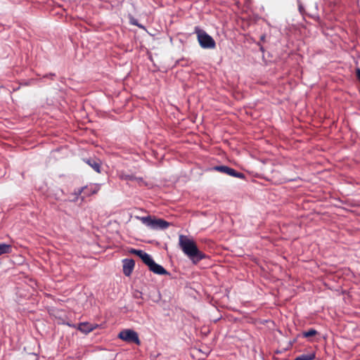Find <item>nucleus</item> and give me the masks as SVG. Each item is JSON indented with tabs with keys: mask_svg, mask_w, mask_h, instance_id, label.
Masks as SVG:
<instances>
[{
	"mask_svg": "<svg viewBox=\"0 0 360 360\" xmlns=\"http://www.w3.org/2000/svg\"><path fill=\"white\" fill-rule=\"evenodd\" d=\"M95 326H93L92 324H90L87 322L81 323L79 324L77 329L80 330L82 333L87 334L94 330Z\"/></svg>",
	"mask_w": 360,
	"mask_h": 360,
	"instance_id": "6e6552de",
	"label": "nucleus"
},
{
	"mask_svg": "<svg viewBox=\"0 0 360 360\" xmlns=\"http://www.w3.org/2000/svg\"><path fill=\"white\" fill-rule=\"evenodd\" d=\"M118 338L128 342H134L137 345L140 344L137 333L130 329L122 330L119 333Z\"/></svg>",
	"mask_w": 360,
	"mask_h": 360,
	"instance_id": "20e7f679",
	"label": "nucleus"
},
{
	"mask_svg": "<svg viewBox=\"0 0 360 360\" xmlns=\"http://www.w3.org/2000/svg\"><path fill=\"white\" fill-rule=\"evenodd\" d=\"M194 33L196 34L198 41L202 48L212 49L216 47L215 41L205 30L195 27Z\"/></svg>",
	"mask_w": 360,
	"mask_h": 360,
	"instance_id": "7ed1b4c3",
	"label": "nucleus"
},
{
	"mask_svg": "<svg viewBox=\"0 0 360 360\" xmlns=\"http://www.w3.org/2000/svg\"><path fill=\"white\" fill-rule=\"evenodd\" d=\"M129 252L131 253V254H134V255H136L139 256L140 258H141V257L145 254V252H143V250H136V249H134V248H131L129 250Z\"/></svg>",
	"mask_w": 360,
	"mask_h": 360,
	"instance_id": "2eb2a0df",
	"label": "nucleus"
},
{
	"mask_svg": "<svg viewBox=\"0 0 360 360\" xmlns=\"http://www.w3.org/2000/svg\"><path fill=\"white\" fill-rule=\"evenodd\" d=\"M150 271H153L154 274L158 275H169V273L163 268L161 265L156 264L155 262L149 267Z\"/></svg>",
	"mask_w": 360,
	"mask_h": 360,
	"instance_id": "0eeeda50",
	"label": "nucleus"
},
{
	"mask_svg": "<svg viewBox=\"0 0 360 360\" xmlns=\"http://www.w3.org/2000/svg\"><path fill=\"white\" fill-rule=\"evenodd\" d=\"M122 262L123 274L127 276H129L134 268L135 262L132 259H124Z\"/></svg>",
	"mask_w": 360,
	"mask_h": 360,
	"instance_id": "423d86ee",
	"label": "nucleus"
},
{
	"mask_svg": "<svg viewBox=\"0 0 360 360\" xmlns=\"http://www.w3.org/2000/svg\"><path fill=\"white\" fill-rule=\"evenodd\" d=\"M179 244L183 252L190 258L194 264L198 263L205 257V255L198 250L195 242L188 236L180 235Z\"/></svg>",
	"mask_w": 360,
	"mask_h": 360,
	"instance_id": "f257e3e1",
	"label": "nucleus"
},
{
	"mask_svg": "<svg viewBox=\"0 0 360 360\" xmlns=\"http://www.w3.org/2000/svg\"><path fill=\"white\" fill-rule=\"evenodd\" d=\"M214 170L222 172L224 174H226L229 176L237 177L239 179H244L245 175L243 173L238 172L236 171L234 169L231 168L229 167L225 166V165H220V166H216L214 167Z\"/></svg>",
	"mask_w": 360,
	"mask_h": 360,
	"instance_id": "39448f33",
	"label": "nucleus"
},
{
	"mask_svg": "<svg viewBox=\"0 0 360 360\" xmlns=\"http://www.w3.org/2000/svg\"><path fill=\"white\" fill-rule=\"evenodd\" d=\"M316 358V353L311 352L307 354H303L297 356L294 360H314Z\"/></svg>",
	"mask_w": 360,
	"mask_h": 360,
	"instance_id": "9b49d317",
	"label": "nucleus"
},
{
	"mask_svg": "<svg viewBox=\"0 0 360 360\" xmlns=\"http://www.w3.org/2000/svg\"><path fill=\"white\" fill-rule=\"evenodd\" d=\"M91 168H93L96 172H101V163L99 160L94 159H87L84 160Z\"/></svg>",
	"mask_w": 360,
	"mask_h": 360,
	"instance_id": "1a4fd4ad",
	"label": "nucleus"
},
{
	"mask_svg": "<svg viewBox=\"0 0 360 360\" xmlns=\"http://www.w3.org/2000/svg\"><path fill=\"white\" fill-rule=\"evenodd\" d=\"M120 178L121 179H122V180H126V181H136L139 184L141 182H143V179L142 178H141V177H136L134 175L127 174H125L124 172H122V173L120 174Z\"/></svg>",
	"mask_w": 360,
	"mask_h": 360,
	"instance_id": "9d476101",
	"label": "nucleus"
},
{
	"mask_svg": "<svg viewBox=\"0 0 360 360\" xmlns=\"http://www.w3.org/2000/svg\"><path fill=\"white\" fill-rule=\"evenodd\" d=\"M141 259L143 261V262L148 266V268L154 262L150 255H149L146 252H145V254L141 257Z\"/></svg>",
	"mask_w": 360,
	"mask_h": 360,
	"instance_id": "ddd939ff",
	"label": "nucleus"
},
{
	"mask_svg": "<svg viewBox=\"0 0 360 360\" xmlns=\"http://www.w3.org/2000/svg\"><path fill=\"white\" fill-rule=\"evenodd\" d=\"M318 333L317 330L314 328H310L307 331H304L302 335L304 338H308L315 336Z\"/></svg>",
	"mask_w": 360,
	"mask_h": 360,
	"instance_id": "4468645a",
	"label": "nucleus"
},
{
	"mask_svg": "<svg viewBox=\"0 0 360 360\" xmlns=\"http://www.w3.org/2000/svg\"><path fill=\"white\" fill-rule=\"evenodd\" d=\"M12 251V246L6 243H0V256L4 254H9Z\"/></svg>",
	"mask_w": 360,
	"mask_h": 360,
	"instance_id": "f8f14e48",
	"label": "nucleus"
},
{
	"mask_svg": "<svg viewBox=\"0 0 360 360\" xmlns=\"http://www.w3.org/2000/svg\"><path fill=\"white\" fill-rule=\"evenodd\" d=\"M144 225L153 230H164L169 226V223L162 219H158L150 215L146 217H136Z\"/></svg>",
	"mask_w": 360,
	"mask_h": 360,
	"instance_id": "f03ea898",
	"label": "nucleus"
},
{
	"mask_svg": "<svg viewBox=\"0 0 360 360\" xmlns=\"http://www.w3.org/2000/svg\"><path fill=\"white\" fill-rule=\"evenodd\" d=\"M356 77L360 80V69L356 70Z\"/></svg>",
	"mask_w": 360,
	"mask_h": 360,
	"instance_id": "dca6fc26",
	"label": "nucleus"
}]
</instances>
